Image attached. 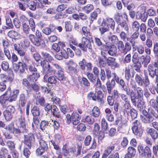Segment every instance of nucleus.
I'll return each mask as SVG.
<instances>
[{
    "label": "nucleus",
    "mask_w": 158,
    "mask_h": 158,
    "mask_svg": "<svg viewBox=\"0 0 158 158\" xmlns=\"http://www.w3.org/2000/svg\"><path fill=\"white\" fill-rule=\"evenodd\" d=\"M104 51L107 52V53L112 56H115L117 53V49L116 46L111 44L106 43L105 45H104Z\"/></svg>",
    "instance_id": "39448f33"
},
{
    "label": "nucleus",
    "mask_w": 158,
    "mask_h": 158,
    "mask_svg": "<svg viewBox=\"0 0 158 158\" xmlns=\"http://www.w3.org/2000/svg\"><path fill=\"white\" fill-rule=\"evenodd\" d=\"M144 102L140 99L138 100L136 102V105L138 109L140 111H142L143 110Z\"/></svg>",
    "instance_id": "37998d69"
},
{
    "label": "nucleus",
    "mask_w": 158,
    "mask_h": 158,
    "mask_svg": "<svg viewBox=\"0 0 158 158\" xmlns=\"http://www.w3.org/2000/svg\"><path fill=\"white\" fill-rule=\"evenodd\" d=\"M108 36V38L109 40L112 43L116 44L118 41V39L117 36L115 35H111Z\"/></svg>",
    "instance_id": "5fc2aeb1"
},
{
    "label": "nucleus",
    "mask_w": 158,
    "mask_h": 158,
    "mask_svg": "<svg viewBox=\"0 0 158 158\" xmlns=\"http://www.w3.org/2000/svg\"><path fill=\"white\" fill-rule=\"evenodd\" d=\"M101 35H102L106 32H108L109 34H112L111 32L110 31V29L109 27L107 26H106L105 22L103 21L102 23V25L99 28Z\"/></svg>",
    "instance_id": "a211bd4d"
},
{
    "label": "nucleus",
    "mask_w": 158,
    "mask_h": 158,
    "mask_svg": "<svg viewBox=\"0 0 158 158\" xmlns=\"http://www.w3.org/2000/svg\"><path fill=\"white\" fill-rule=\"evenodd\" d=\"M138 150L140 155L146 158H150L152 156V152L149 147L147 146L144 148L141 145H139L138 147Z\"/></svg>",
    "instance_id": "423d86ee"
},
{
    "label": "nucleus",
    "mask_w": 158,
    "mask_h": 158,
    "mask_svg": "<svg viewBox=\"0 0 158 158\" xmlns=\"http://www.w3.org/2000/svg\"><path fill=\"white\" fill-rule=\"evenodd\" d=\"M125 78L127 81H129L131 78H133L135 74L134 72L131 73L129 66L125 68Z\"/></svg>",
    "instance_id": "aec40b11"
},
{
    "label": "nucleus",
    "mask_w": 158,
    "mask_h": 158,
    "mask_svg": "<svg viewBox=\"0 0 158 158\" xmlns=\"http://www.w3.org/2000/svg\"><path fill=\"white\" fill-rule=\"evenodd\" d=\"M91 39L83 37L81 39V43L78 44V47L84 52H87V48L91 49L92 46L90 41Z\"/></svg>",
    "instance_id": "f03ea898"
},
{
    "label": "nucleus",
    "mask_w": 158,
    "mask_h": 158,
    "mask_svg": "<svg viewBox=\"0 0 158 158\" xmlns=\"http://www.w3.org/2000/svg\"><path fill=\"white\" fill-rule=\"evenodd\" d=\"M101 123L102 129L104 131H106L108 128V126L106 120L104 118L101 119Z\"/></svg>",
    "instance_id": "603ef678"
},
{
    "label": "nucleus",
    "mask_w": 158,
    "mask_h": 158,
    "mask_svg": "<svg viewBox=\"0 0 158 158\" xmlns=\"http://www.w3.org/2000/svg\"><path fill=\"white\" fill-rule=\"evenodd\" d=\"M48 77V74H45L44 77V81L50 84L55 85L57 83V80L55 77L54 76Z\"/></svg>",
    "instance_id": "6ab92c4d"
},
{
    "label": "nucleus",
    "mask_w": 158,
    "mask_h": 158,
    "mask_svg": "<svg viewBox=\"0 0 158 158\" xmlns=\"http://www.w3.org/2000/svg\"><path fill=\"white\" fill-rule=\"evenodd\" d=\"M127 154H128L131 156H134L135 154L136 150L133 147H130L128 148Z\"/></svg>",
    "instance_id": "0e129e2a"
},
{
    "label": "nucleus",
    "mask_w": 158,
    "mask_h": 158,
    "mask_svg": "<svg viewBox=\"0 0 158 158\" xmlns=\"http://www.w3.org/2000/svg\"><path fill=\"white\" fill-rule=\"evenodd\" d=\"M127 114L128 115H130L132 119H134L137 117V112L136 110L135 109L131 108L129 113H127Z\"/></svg>",
    "instance_id": "09e8293b"
},
{
    "label": "nucleus",
    "mask_w": 158,
    "mask_h": 158,
    "mask_svg": "<svg viewBox=\"0 0 158 158\" xmlns=\"http://www.w3.org/2000/svg\"><path fill=\"white\" fill-rule=\"evenodd\" d=\"M82 31L83 35L86 38L89 39L92 38L91 34L86 27L83 26L82 28Z\"/></svg>",
    "instance_id": "f704fd0d"
},
{
    "label": "nucleus",
    "mask_w": 158,
    "mask_h": 158,
    "mask_svg": "<svg viewBox=\"0 0 158 158\" xmlns=\"http://www.w3.org/2000/svg\"><path fill=\"white\" fill-rule=\"evenodd\" d=\"M114 148L115 147L114 145L110 146L108 147L106 150L103 156H105L106 157L111 152L114 150Z\"/></svg>",
    "instance_id": "bf43d9fd"
},
{
    "label": "nucleus",
    "mask_w": 158,
    "mask_h": 158,
    "mask_svg": "<svg viewBox=\"0 0 158 158\" xmlns=\"http://www.w3.org/2000/svg\"><path fill=\"white\" fill-rule=\"evenodd\" d=\"M35 142V137L33 133H30L24 135L23 143L29 148L31 149L34 146Z\"/></svg>",
    "instance_id": "7ed1b4c3"
},
{
    "label": "nucleus",
    "mask_w": 158,
    "mask_h": 158,
    "mask_svg": "<svg viewBox=\"0 0 158 158\" xmlns=\"http://www.w3.org/2000/svg\"><path fill=\"white\" fill-rule=\"evenodd\" d=\"M31 112L33 116V121L36 126L40 124V108L37 106H34L31 110Z\"/></svg>",
    "instance_id": "20e7f679"
},
{
    "label": "nucleus",
    "mask_w": 158,
    "mask_h": 158,
    "mask_svg": "<svg viewBox=\"0 0 158 158\" xmlns=\"http://www.w3.org/2000/svg\"><path fill=\"white\" fill-rule=\"evenodd\" d=\"M46 103L45 99L43 97L38 98L36 102V105H40L42 106H44Z\"/></svg>",
    "instance_id": "a19ab883"
},
{
    "label": "nucleus",
    "mask_w": 158,
    "mask_h": 158,
    "mask_svg": "<svg viewBox=\"0 0 158 158\" xmlns=\"http://www.w3.org/2000/svg\"><path fill=\"white\" fill-rule=\"evenodd\" d=\"M106 65L104 60L101 57L98 58V66L100 67H105Z\"/></svg>",
    "instance_id": "774afa93"
},
{
    "label": "nucleus",
    "mask_w": 158,
    "mask_h": 158,
    "mask_svg": "<svg viewBox=\"0 0 158 158\" xmlns=\"http://www.w3.org/2000/svg\"><path fill=\"white\" fill-rule=\"evenodd\" d=\"M65 28L66 31H71L73 28V26L70 21H65L64 22Z\"/></svg>",
    "instance_id": "6e6d98bb"
},
{
    "label": "nucleus",
    "mask_w": 158,
    "mask_h": 158,
    "mask_svg": "<svg viewBox=\"0 0 158 158\" xmlns=\"http://www.w3.org/2000/svg\"><path fill=\"white\" fill-rule=\"evenodd\" d=\"M81 117L77 113L73 112L72 114V122L74 125H77L79 122Z\"/></svg>",
    "instance_id": "b1692460"
},
{
    "label": "nucleus",
    "mask_w": 158,
    "mask_h": 158,
    "mask_svg": "<svg viewBox=\"0 0 158 158\" xmlns=\"http://www.w3.org/2000/svg\"><path fill=\"white\" fill-rule=\"evenodd\" d=\"M86 75L88 78L91 82L93 83H95L97 80L96 77L97 76H94L92 73L89 72L87 73Z\"/></svg>",
    "instance_id": "8fccbe9b"
},
{
    "label": "nucleus",
    "mask_w": 158,
    "mask_h": 158,
    "mask_svg": "<svg viewBox=\"0 0 158 158\" xmlns=\"http://www.w3.org/2000/svg\"><path fill=\"white\" fill-rule=\"evenodd\" d=\"M6 144L11 151L15 150V146L14 142L10 140H8L6 142Z\"/></svg>",
    "instance_id": "49530a36"
},
{
    "label": "nucleus",
    "mask_w": 158,
    "mask_h": 158,
    "mask_svg": "<svg viewBox=\"0 0 158 158\" xmlns=\"http://www.w3.org/2000/svg\"><path fill=\"white\" fill-rule=\"evenodd\" d=\"M51 112L53 116L59 119L62 118L59 110L55 105H53L52 108L51 110Z\"/></svg>",
    "instance_id": "4be33fe9"
},
{
    "label": "nucleus",
    "mask_w": 158,
    "mask_h": 158,
    "mask_svg": "<svg viewBox=\"0 0 158 158\" xmlns=\"http://www.w3.org/2000/svg\"><path fill=\"white\" fill-rule=\"evenodd\" d=\"M96 101L100 102L101 103H103L104 102L103 100V94L102 92L100 90L98 91L97 93H96Z\"/></svg>",
    "instance_id": "c9c22d12"
},
{
    "label": "nucleus",
    "mask_w": 158,
    "mask_h": 158,
    "mask_svg": "<svg viewBox=\"0 0 158 158\" xmlns=\"http://www.w3.org/2000/svg\"><path fill=\"white\" fill-rule=\"evenodd\" d=\"M7 35L10 38L15 40L19 38V34L14 30L9 31L7 33Z\"/></svg>",
    "instance_id": "2f4dec72"
},
{
    "label": "nucleus",
    "mask_w": 158,
    "mask_h": 158,
    "mask_svg": "<svg viewBox=\"0 0 158 158\" xmlns=\"http://www.w3.org/2000/svg\"><path fill=\"white\" fill-rule=\"evenodd\" d=\"M81 84L85 86L88 87L90 85V83L88 80L85 77H82L81 81Z\"/></svg>",
    "instance_id": "338daca9"
},
{
    "label": "nucleus",
    "mask_w": 158,
    "mask_h": 158,
    "mask_svg": "<svg viewBox=\"0 0 158 158\" xmlns=\"http://www.w3.org/2000/svg\"><path fill=\"white\" fill-rule=\"evenodd\" d=\"M149 103L150 106L155 110L158 109V96H156L155 99H154V98H151Z\"/></svg>",
    "instance_id": "c85d7f7f"
},
{
    "label": "nucleus",
    "mask_w": 158,
    "mask_h": 158,
    "mask_svg": "<svg viewBox=\"0 0 158 158\" xmlns=\"http://www.w3.org/2000/svg\"><path fill=\"white\" fill-rule=\"evenodd\" d=\"M147 18V15L145 12L142 13L139 11H137L136 13V18L138 20L141 19L142 21L145 22Z\"/></svg>",
    "instance_id": "412c9836"
},
{
    "label": "nucleus",
    "mask_w": 158,
    "mask_h": 158,
    "mask_svg": "<svg viewBox=\"0 0 158 158\" xmlns=\"http://www.w3.org/2000/svg\"><path fill=\"white\" fill-rule=\"evenodd\" d=\"M143 115H141V120L145 124H150L154 120V118L150 113L146 110L143 111Z\"/></svg>",
    "instance_id": "0eeeda50"
},
{
    "label": "nucleus",
    "mask_w": 158,
    "mask_h": 158,
    "mask_svg": "<svg viewBox=\"0 0 158 158\" xmlns=\"http://www.w3.org/2000/svg\"><path fill=\"white\" fill-rule=\"evenodd\" d=\"M132 48L131 44L128 42L125 43L123 48L122 49L121 52L124 55H126L130 51Z\"/></svg>",
    "instance_id": "bb28decb"
},
{
    "label": "nucleus",
    "mask_w": 158,
    "mask_h": 158,
    "mask_svg": "<svg viewBox=\"0 0 158 158\" xmlns=\"http://www.w3.org/2000/svg\"><path fill=\"white\" fill-rule=\"evenodd\" d=\"M95 122L94 119L91 116H87L85 119L84 122L89 124H93Z\"/></svg>",
    "instance_id": "864d4df0"
},
{
    "label": "nucleus",
    "mask_w": 158,
    "mask_h": 158,
    "mask_svg": "<svg viewBox=\"0 0 158 158\" xmlns=\"http://www.w3.org/2000/svg\"><path fill=\"white\" fill-rule=\"evenodd\" d=\"M99 108L97 106H94L91 115L95 118H98L100 113Z\"/></svg>",
    "instance_id": "ea45409f"
},
{
    "label": "nucleus",
    "mask_w": 158,
    "mask_h": 158,
    "mask_svg": "<svg viewBox=\"0 0 158 158\" xmlns=\"http://www.w3.org/2000/svg\"><path fill=\"white\" fill-rule=\"evenodd\" d=\"M132 130L133 133L137 138H139L142 136L143 130L142 127H136L132 129Z\"/></svg>",
    "instance_id": "c756f323"
},
{
    "label": "nucleus",
    "mask_w": 158,
    "mask_h": 158,
    "mask_svg": "<svg viewBox=\"0 0 158 158\" xmlns=\"http://www.w3.org/2000/svg\"><path fill=\"white\" fill-rule=\"evenodd\" d=\"M19 100L21 106L24 107L27 103V98L24 94H21L19 96Z\"/></svg>",
    "instance_id": "393cba45"
},
{
    "label": "nucleus",
    "mask_w": 158,
    "mask_h": 158,
    "mask_svg": "<svg viewBox=\"0 0 158 158\" xmlns=\"http://www.w3.org/2000/svg\"><path fill=\"white\" fill-rule=\"evenodd\" d=\"M39 148L37 149L36 152L37 156L41 155L48 148V145L44 140L42 139H40L39 140Z\"/></svg>",
    "instance_id": "6e6552de"
},
{
    "label": "nucleus",
    "mask_w": 158,
    "mask_h": 158,
    "mask_svg": "<svg viewBox=\"0 0 158 158\" xmlns=\"http://www.w3.org/2000/svg\"><path fill=\"white\" fill-rule=\"evenodd\" d=\"M28 38L34 44L37 46H39L40 45L41 40L36 37L34 35L32 34L29 35Z\"/></svg>",
    "instance_id": "f3484780"
},
{
    "label": "nucleus",
    "mask_w": 158,
    "mask_h": 158,
    "mask_svg": "<svg viewBox=\"0 0 158 158\" xmlns=\"http://www.w3.org/2000/svg\"><path fill=\"white\" fill-rule=\"evenodd\" d=\"M16 124H19L18 128L21 131V133L26 132L27 130L26 128L25 118L24 117H20L16 121Z\"/></svg>",
    "instance_id": "9d476101"
},
{
    "label": "nucleus",
    "mask_w": 158,
    "mask_h": 158,
    "mask_svg": "<svg viewBox=\"0 0 158 158\" xmlns=\"http://www.w3.org/2000/svg\"><path fill=\"white\" fill-rule=\"evenodd\" d=\"M148 112L152 115V117L156 119H158V114L157 111H155L151 107H149L148 109Z\"/></svg>",
    "instance_id": "a18cd8bd"
},
{
    "label": "nucleus",
    "mask_w": 158,
    "mask_h": 158,
    "mask_svg": "<svg viewBox=\"0 0 158 158\" xmlns=\"http://www.w3.org/2000/svg\"><path fill=\"white\" fill-rule=\"evenodd\" d=\"M21 19L23 31L26 34H28L30 33V29L28 24V19L25 16L23 15L21 17Z\"/></svg>",
    "instance_id": "9b49d317"
},
{
    "label": "nucleus",
    "mask_w": 158,
    "mask_h": 158,
    "mask_svg": "<svg viewBox=\"0 0 158 158\" xmlns=\"http://www.w3.org/2000/svg\"><path fill=\"white\" fill-rule=\"evenodd\" d=\"M30 81L27 78H24L22 80L21 83L23 86L29 89H30V85L31 84L30 83Z\"/></svg>",
    "instance_id": "c03bdc74"
},
{
    "label": "nucleus",
    "mask_w": 158,
    "mask_h": 158,
    "mask_svg": "<svg viewBox=\"0 0 158 158\" xmlns=\"http://www.w3.org/2000/svg\"><path fill=\"white\" fill-rule=\"evenodd\" d=\"M150 84V81L148 75H145L144 78H143L140 83L139 85L140 86H144V87H147Z\"/></svg>",
    "instance_id": "473e14b6"
},
{
    "label": "nucleus",
    "mask_w": 158,
    "mask_h": 158,
    "mask_svg": "<svg viewBox=\"0 0 158 158\" xmlns=\"http://www.w3.org/2000/svg\"><path fill=\"white\" fill-rule=\"evenodd\" d=\"M1 66L2 70L4 71H7L9 68V64L6 61H3L2 62Z\"/></svg>",
    "instance_id": "680f3d73"
},
{
    "label": "nucleus",
    "mask_w": 158,
    "mask_h": 158,
    "mask_svg": "<svg viewBox=\"0 0 158 158\" xmlns=\"http://www.w3.org/2000/svg\"><path fill=\"white\" fill-rule=\"evenodd\" d=\"M115 82L113 79L107 81L106 83V85L108 92L109 94H111L112 89L115 87Z\"/></svg>",
    "instance_id": "5701e85b"
},
{
    "label": "nucleus",
    "mask_w": 158,
    "mask_h": 158,
    "mask_svg": "<svg viewBox=\"0 0 158 158\" xmlns=\"http://www.w3.org/2000/svg\"><path fill=\"white\" fill-rule=\"evenodd\" d=\"M28 70L31 74L27 76V78L30 82H36L38 78L40 77V74L37 72V69L35 67V65L32 64L28 66Z\"/></svg>",
    "instance_id": "f257e3e1"
},
{
    "label": "nucleus",
    "mask_w": 158,
    "mask_h": 158,
    "mask_svg": "<svg viewBox=\"0 0 158 158\" xmlns=\"http://www.w3.org/2000/svg\"><path fill=\"white\" fill-rule=\"evenodd\" d=\"M7 129L11 133L20 135L21 131L18 128L15 127L13 123H11L7 126Z\"/></svg>",
    "instance_id": "ddd939ff"
},
{
    "label": "nucleus",
    "mask_w": 158,
    "mask_h": 158,
    "mask_svg": "<svg viewBox=\"0 0 158 158\" xmlns=\"http://www.w3.org/2000/svg\"><path fill=\"white\" fill-rule=\"evenodd\" d=\"M3 114L6 120L7 121L10 120L13 117V114L6 110L4 111Z\"/></svg>",
    "instance_id": "13d9d810"
},
{
    "label": "nucleus",
    "mask_w": 158,
    "mask_h": 158,
    "mask_svg": "<svg viewBox=\"0 0 158 158\" xmlns=\"http://www.w3.org/2000/svg\"><path fill=\"white\" fill-rule=\"evenodd\" d=\"M32 83L30 85V89H29L30 91L32 89L35 92H38L40 90V86L36 83Z\"/></svg>",
    "instance_id": "052dcab7"
},
{
    "label": "nucleus",
    "mask_w": 158,
    "mask_h": 158,
    "mask_svg": "<svg viewBox=\"0 0 158 158\" xmlns=\"http://www.w3.org/2000/svg\"><path fill=\"white\" fill-rule=\"evenodd\" d=\"M118 83L121 86L124 91L126 92V94H129L130 88L126 85V83L123 80L120 79L119 83Z\"/></svg>",
    "instance_id": "7c9ffc66"
},
{
    "label": "nucleus",
    "mask_w": 158,
    "mask_h": 158,
    "mask_svg": "<svg viewBox=\"0 0 158 158\" xmlns=\"http://www.w3.org/2000/svg\"><path fill=\"white\" fill-rule=\"evenodd\" d=\"M49 62H50L46 60H43L40 62V64L42 67L43 71L46 72L45 74L55 72V70L53 68V66L50 65Z\"/></svg>",
    "instance_id": "1a4fd4ad"
},
{
    "label": "nucleus",
    "mask_w": 158,
    "mask_h": 158,
    "mask_svg": "<svg viewBox=\"0 0 158 158\" xmlns=\"http://www.w3.org/2000/svg\"><path fill=\"white\" fill-rule=\"evenodd\" d=\"M148 69L149 74L152 78H154L155 76L158 77V69L155 68L151 64L148 65Z\"/></svg>",
    "instance_id": "dca6fc26"
},
{
    "label": "nucleus",
    "mask_w": 158,
    "mask_h": 158,
    "mask_svg": "<svg viewBox=\"0 0 158 158\" xmlns=\"http://www.w3.org/2000/svg\"><path fill=\"white\" fill-rule=\"evenodd\" d=\"M11 92L9 88L7 90V91L4 93L0 97V104L2 106L3 108H5L6 107V102L7 101H8V97H5V96L9 95L11 94Z\"/></svg>",
    "instance_id": "f8f14e48"
},
{
    "label": "nucleus",
    "mask_w": 158,
    "mask_h": 158,
    "mask_svg": "<svg viewBox=\"0 0 158 158\" xmlns=\"http://www.w3.org/2000/svg\"><path fill=\"white\" fill-rule=\"evenodd\" d=\"M14 67H15V69L18 70L20 73H23L25 71V69L27 68L26 64L23 63L21 62H19L17 63L13 64Z\"/></svg>",
    "instance_id": "2eb2a0df"
},
{
    "label": "nucleus",
    "mask_w": 158,
    "mask_h": 158,
    "mask_svg": "<svg viewBox=\"0 0 158 158\" xmlns=\"http://www.w3.org/2000/svg\"><path fill=\"white\" fill-rule=\"evenodd\" d=\"M118 26H119L125 30L127 31H128L129 27L126 21L123 20L121 21L118 24Z\"/></svg>",
    "instance_id": "3c124183"
},
{
    "label": "nucleus",
    "mask_w": 158,
    "mask_h": 158,
    "mask_svg": "<svg viewBox=\"0 0 158 158\" xmlns=\"http://www.w3.org/2000/svg\"><path fill=\"white\" fill-rule=\"evenodd\" d=\"M41 54L43 58L44 59V60H46L49 62L53 60V58L51 55L47 52H41Z\"/></svg>",
    "instance_id": "e433bc0d"
},
{
    "label": "nucleus",
    "mask_w": 158,
    "mask_h": 158,
    "mask_svg": "<svg viewBox=\"0 0 158 158\" xmlns=\"http://www.w3.org/2000/svg\"><path fill=\"white\" fill-rule=\"evenodd\" d=\"M52 123H51V121L48 122L47 121H42L40 124V128L42 130H45V128H47L48 126H50V125Z\"/></svg>",
    "instance_id": "79ce46f5"
},
{
    "label": "nucleus",
    "mask_w": 158,
    "mask_h": 158,
    "mask_svg": "<svg viewBox=\"0 0 158 158\" xmlns=\"http://www.w3.org/2000/svg\"><path fill=\"white\" fill-rule=\"evenodd\" d=\"M134 49L137 50L138 52L140 54H142L144 51V47L142 44H140L138 46L136 45Z\"/></svg>",
    "instance_id": "4d7b16f0"
},
{
    "label": "nucleus",
    "mask_w": 158,
    "mask_h": 158,
    "mask_svg": "<svg viewBox=\"0 0 158 158\" xmlns=\"http://www.w3.org/2000/svg\"><path fill=\"white\" fill-rule=\"evenodd\" d=\"M30 149L28 147L27 148L25 147L23 149V154L26 158H28L31 154Z\"/></svg>",
    "instance_id": "69168bd1"
},
{
    "label": "nucleus",
    "mask_w": 158,
    "mask_h": 158,
    "mask_svg": "<svg viewBox=\"0 0 158 158\" xmlns=\"http://www.w3.org/2000/svg\"><path fill=\"white\" fill-rule=\"evenodd\" d=\"M148 133L151 135L153 140L156 139L158 137V133L153 128H150L148 131Z\"/></svg>",
    "instance_id": "72a5a7b5"
},
{
    "label": "nucleus",
    "mask_w": 158,
    "mask_h": 158,
    "mask_svg": "<svg viewBox=\"0 0 158 158\" xmlns=\"http://www.w3.org/2000/svg\"><path fill=\"white\" fill-rule=\"evenodd\" d=\"M106 60L108 65L110 66L115 68L119 67V64L116 61V59L114 57H109Z\"/></svg>",
    "instance_id": "4468645a"
},
{
    "label": "nucleus",
    "mask_w": 158,
    "mask_h": 158,
    "mask_svg": "<svg viewBox=\"0 0 158 158\" xmlns=\"http://www.w3.org/2000/svg\"><path fill=\"white\" fill-rule=\"evenodd\" d=\"M19 93V90L18 89H15L14 90L12 94L9 97L8 96H7L8 97V101L9 102H13L16 100L17 98V96Z\"/></svg>",
    "instance_id": "cd10ccee"
},
{
    "label": "nucleus",
    "mask_w": 158,
    "mask_h": 158,
    "mask_svg": "<svg viewBox=\"0 0 158 158\" xmlns=\"http://www.w3.org/2000/svg\"><path fill=\"white\" fill-rule=\"evenodd\" d=\"M56 78L59 81H65L66 79V77L64 74L62 70H58L57 72L56 73Z\"/></svg>",
    "instance_id": "58836bf2"
},
{
    "label": "nucleus",
    "mask_w": 158,
    "mask_h": 158,
    "mask_svg": "<svg viewBox=\"0 0 158 158\" xmlns=\"http://www.w3.org/2000/svg\"><path fill=\"white\" fill-rule=\"evenodd\" d=\"M106 21L105 22L106 24L108 27L109 26L110 28L112 30H114L115 28V23L114 20L112 18L107 17L106 19Z\"/></svg>",
    "instance_id": "a878e982"
},
{
    "label": "nucleus",
    "mask_w": 158,
    "mask_h": 158,
    "mask_svg": "<svg viewBox=\"0 0 158 158\" xmlns=\"http://www.w3.org/2000/svg\"><path fill=\"white\" fill-rule=\"evenodd\" d=\"M94 8L92 5L88 4L83 7V10L86 13L88 14L93 10Z\"/></svg>",
    "instance_id": "de8ad7c7"
},
{
    "label": "nucleus",
    "mask_w": 158,
    "mask_h": 158,
    "mask_svg": "<svg viewBox=\"0 0 158 158\" xmlns=\"http://www.w3.org/2000/svg\"><path fill=\"white\" fill-rule=\"evenodd\" d=\"M141 59H143L142 61V64H143L144 67H147L148 64L150 62L151 58L150 56H142Z\"/></svg>",
    "instance_id": "4c0bfd02"
},
{
    "label": "nucleus",
    "mask_w": 158,
    "mask_h": 158,
    "mask_svg": "<svg viewBox=\"0 0 158 158\" xmlns=\"http://www.w3.org/2000/svg\"><path fill=\"white\" fill-rule=\"evenodd\" d=\"M28 22H29L31 30L33 32H35V25L34 19L32 18H30Z\"/></svg>",
    "instance_id": "e2e57ef3"
}]
</instances>
